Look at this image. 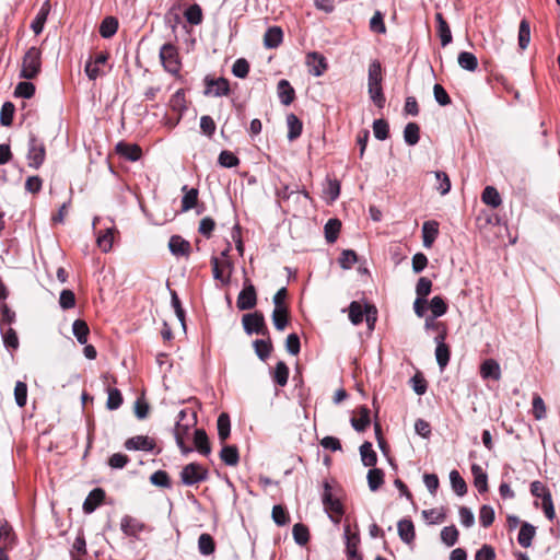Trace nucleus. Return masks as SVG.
I'll use <instances>...</instances> for the list:
<instances>
[{"label": "nucleus", "instance_id": "nucleus-1", "mask_svg": "<svg viewBox=\"0 0 560 560\" xmlns=\"http://www.w3.org/2000/svg\"><path fill=\"white\" fill-rule=\"evenodd\" d=\"M42 68V52L37 47H31L22 60L20 78L31 80L37 77Z\"/></svg>", "mask_w": 560, "mask_h": 560}, {"label": "nucleus", "instance_id": "nucleus-2", "mask_svg": "<svg viewBox=\"0 0 560 560\" xmlns=\"http://www.w3.org/2000/svg\"><path fill=\"white\" fill-rule=\"evenodd\" d=\"M159 57L165 71L173 75H177L179 73L182 62L178 50L173 44L166 43L162 45Z\"/></svg>", "mask_w": 560, "mask_h": 560}, {"label": "nucleus", "instance_id": "nucleus-3", "mask_svg": "<svg viewBox=\"0 0 560 560\" xmlns=\"http://www.w3.org/2000/svg\"><path fill=\"white\" fill-rule=\"evenodd\" d=\"M230 245L226 249L221 253V257L212 256L211 257V266L212 273L215 280L221 281L223 284H228L230 282L231 270L233 268L232 261L229 259Z\"/></svg>", "mask_w": 560, "mask_h": 560}, {"label": "nucleus", "instance_id": "nucleus-4", "mask_svg": "<svg viewBox=\"0 0 560 560\" xmlns=\"http://www.w3.org/2000/svg\"><path fill=\"white\" fill-rule=\"evenodd\" d=\"M46 156V148L43 141H40L34 133H30L28 137V150H27V164L34 170H38Z\"/></svg>", "mask_w": 560, "mask_h": 560}, {"label": "nucleus", "instance_id": "nucleus-5", "mask_svg": "<svg viewBox=\"0 0 560 560\" xmlns=\"http://www.w3.org/2000/svg\"><path fill=\"white\" fill-rule=\"evenodd\" d=\"M323 504L325 510L329 513V517L338 523L339 518L343 514V508L338 498H335L331 493V486L328 481L324 482V492L322 495Z\"/></svg>", "mask_w": 560, "mask_h": 560}, {"label": "nucleus", "instance_id": "nucleus-6", "mask_svg": "<svg viewBox=\"0 0 560 560\" xmlns=\"http://www.w3.org/2000/svg\"><path fill=\"white\" fill-rule=\"evenodd\" d=\"M208 470L200 464L190 463L183 467L180 471V480L185 486H194L207 480Z\"/></svg>", "mask_w": 560, "mask_h": 560}, {"label": "nucleus", "instance_id": "nucleus-7", "mask_svg": "<svg viewBox=\"0 0 560 560\" xmlns=\"http://www.w3.org/2000/svg\"><path fill=\"white\" fill-rule=\"evenodd\" d=\"M242 323L247 335L257 334L261 336H268L265 317L260 312L243 315Z\"/></svg>", "mask_w": 560, "mask_h": 560}, {"label": "nucleus", "instance_id": "nucleus-8", "mask_svg": "<svg viewBox=\"0 0 560 560\" xmlns=\"http://www.w3.org/2000/svg\"><path fill=\"white\" fill-rule=\"evenodd\" d=\"M257 304V292L255 285L249 279H245L243 282V289L238 293L236 306L240 311L252 310Z\"/></svg>", "mask_w": 560, "mask_h": 560}, {"label": "nucleus", "instance_id": "nucleus-9", "mask_svg": "<svg viewBox=\"0 0 560 560\" xmlns=\"http://www.w3.org/2000/svg\"><path fill=\"white\" fill-rule=\"evenodd\" d=\"M196 415L192 412L190 419L186 423L176 422L174 428V435L176 443L184 454L191 452V447L185 444V438L188 435L189 429L196 424Z\"/></svg>", "mask_w": 560, "mask_h": 560}, {"label": "nucleus", "instance_id": "nucleus-10", "mask_svg": "<svg viewBox=\"0 0 560 560\" xmlns=\"http://www.w3.org/2000/svg\"><path fill=\"white\" fill-rule=\"evenodd\" d=\"M206 95L224 96L230 93V84L225 78L211 79L206 77Z\"/></svg>", "mask_w": 560, "mask_h": 560}, {"label": "nucleus", "instance_id": "nucleus-11", "mask_svg": "<svg viewBox=\"0 0 560 560\" xmlns=\"http://www.w3.org/2000/svg\"><path fill=\"white\" fill-rule=\"evenodd\" d=\"M124 446L127 451L151 452V451H153L155 443L152 439H150L148 436L136 435V436L127 439L125 441Z\"/></svg>", "mask_w": 560, "mask_h": 560}, {"label": "nucleus", "instance_id": "nucleus-12", "mask_svg": "<svg viewBox=\"0 0 560 560\" xmlns=\"http://www.w3.org/2000/svg\"><path fill=\"white\" fill-rule=\"evenodd\" d=\"M306 65L314 77H320L327 69L325 57L316 51L306 55Z\"/></svg>", "mask_w": 560, "mask_h": 560}, {"label": "nucleus", "instance_id": "nucleus-13", "mask_svg": "<svg viewBox=\"0 0 560 560\" xmlns=\"http://www.w3.org/2000/svg\"><path fill=\"white\" fill-rule=\"evenodd\" d=\"M343 536L346 538V555L347 559L361 556L358 551L360 544V536L357 533H351L350 525L347 524L343 527Z\"/></svg>", "mask_w": 560, "mask_h": 560}, {"label": "nucleus", "instance_id": "nucleus-14", "mask_svg": "<svg viewBox=\"0 0 560 560\" xmlns=\"http://www.w3.org/2000/svg\"><path fill=\"white\" fill-rule=\"evenodd\" d=\"M105 491L102 488L93 489L83 502V511L85 514L93 513L104 501Z\"/></svg>", "mask_w": 560, "mask_h": 560}, {"label": "nucleus", "instance_id": "nucleus-15", "mask_svg": "<svg viewBox=\"0 0 560 560\" xmlns=\"http://www.w3.org/2000/svg\"><path fill=\"white\" fill-rule=\"evenodd\" d=\"M445 338L446 337H443L442 335L435 336L434 338V341L436 343L435 358L441 370H443L448 364L451 355L450 348L445 343Z\"/></svg>", "mask_w": 560, "mask_h": 560}, {"label": "nucleus", "instance_id": "nucleus-16", "mask_svg": "<svg viewBox=\"0 0 560 560\" xmlns=\"http://www.w3.org/2000/svg\"><path fill=\"white\" fill-rule=\"evenodd\" d=\"M108 55L106 52H98L94 59H90L85 63V73L90 80H95L100 77V66L104 65L107 61Z\"/></svg>", "mask_w": 560, "mask_h": 560}, {"label": "nucleus", "instance_id": "nucleus-17", "mask_svg": "<svg viewBox=\"0 0 560 560\" xmlns=\"http://www.w3.org/2000/svg\"><path fill=\"white\" fill-rule=\"evenodd\" d=\"M480 375L485 380L499 381L501 378V369L499 363L493 359H487L480 365Z\"/></svg>", "mask_w": 560, "mask_h": 560}, {"label": "nucleus", "instance_id": "nucleus-18", "mask_svg": "<svg viewBox=\"0 0 560 560\" xmlns=\"http://www.w3.org/2000/svg\"><path fill=\"white\" fill-rule=\"evenodd\" d=\"M282 40L283 32L279 26L269 27L264 35V45L269 49L279 47Z\"/></svg>", "mask_w": 560, "mask_h": 560}, {"label": "nucleus", "instance_id": "nucleus-19", "mask_svg": "<svg viewBox=\"0 0 560 560\" xmlns=\"http://www.w3.org/2000/svg\"><path fill=\"white\" fill-rule=\"evenodd\" d=\"M168 248L173 255L188 256L190 244L179 235H173L168 242Z\"/></svg>", "mask_w": 560, "mask_h": 560}, {"label": "nucleus", "instance_id": "nucleus-20", "mask_svg": "<svg viewBox=\"0 0 560 560\" xmlns=\"http://www.w3.org/2000/svg\"><path fill=\"white\" fill-rule=\"evenodd\" d=\"M399 538L407 545L413 542L416 538L415 526L410 520H400L397 524Z\"/></svg>", "mask_w": 560, "mask_h": 560}, {"label": "nucleus", "instance_id": "nucleus-21", "mask_svg": "<svg viewBox=\"0 0 560 560\" xmlns=\"http://www.w3.org/2000/svg\"><path fill=\"white\" fill-rule=\"evenodd\" d=\"M278 96L280 98V102L288 106L290 105L295 97V91L291 86L290 82L285 79H282L278 82L277 85Z\"/></svg>", "mask_w": 560, "mask_h": 560}, {"label": "nucleus", "instance_id": "nucleus-22", "mask_svg": "<svg viewBox=\"0 0 560 560\" xmlns=\"http://www.w3.org/2000/svg\"><path fill=\"white\" fill-rule=\"evenodd\" d=\"M371 423L370 409L361 406L358 410V417L351 419V425L358 432H363Z\"/></svg>", "mask_w": 560, "mask_h": 560}, {"label": "nucleus", "instance_id": "nucleus-23", "mask_svg": "<svg viewBox=\"0 0 560 560\" xmlns=\"http://www.w3.org/2000/svg\"><path fill=\"white\" fill-rule=\"evenodd\" d=\"M116 151L124 158H126L129 161H138L141 158L142 151L139 145L137 144H129L125 142H119L116 145Z\"/></svg>", "mask_w": 560, "mask_h": 560}, {"label": "nucleus", "instance_id": "nucleus-24", "mask_svg": "<svg viewBox=\"0 0 560 560\" xmlns=\"http://www.w3.org/2000/svg\"><path fill=\"white\" fill-rule=\"evenodd\" d=\"M439 234V224L436 221H425L422 225L423 246L431 247Z\"/></svg>", "mask_w": 560, "mask_h": 560}, {"label": "nucleus", "instance_id": "nucleus-25", "mask_svg": "<svg viewBox=\"0 0 560 560\" xmlns=\"http://www.w3.org/2000/svg\"><path fill=\"white\" fill-rule=\"evenodd\" d=\"M435 20L438 23L436 31H438V35L441 39V45L443 47H445L452 42L451 28H450L447 22L445 21V19L443 18L442 13H436Z\"/></svg>", "mask_w": 560, "mask_h": 560}, {"label": "nucleus", "instance_id": "nucleus-26", "mask_svg": "<svg viewBox=\"0 0 560 560\" xmlns=\"http://www.w3.org/2000/svg\"><path fill=\"white\" fill-rule=\"evenodd\" d=\"M536 528L532 524L524 522L521 525L517 541L523 548H528L532 546L533 538L535 537Z\"/></svg>", "mask_w": 560, "mask_h": 560}, {"label": "nucleus", "instance_id": "nucleus-27", "mask_svg": "<svg viewBox=\"0 0 560 560\" xmlns=\"http://www.w3.org/2000/svg\"><path fill=\"white\" fill-rule=\"evenodd\" d=\"M471 474L474 476V485L478 491L480 493L486 492L488 490V476L481 466L478 464H472Z\"/></svg>", "mask_w": 560, "mask_h": 560}, {"label": "nucleus", "instance_id": "nucleus-28", "mask_svg": "<svg viewBox=\"0 0 560 560\" xmlns=\"http://www.w3.org/2000/svg\"><path fill=\"white\" fill-rule=\"evenodd\" d=\"M194 444L200 454H202L205 456L210 454V452H211L210 443H209L207 433L203 429L195 430Z\"/></svg>", "mask_w": 560, "mask_h": 560}, {"label": "nucleus", "instance_id": "nucleus-29", "mask_svg": "<svg viewBox=\"0 0 560 560\" xmlns=\"http://www.w3.org/2000/svg\"><path fill=\"white\" fill-rule=\"evenodd\" d=\"M220 458L228 466H236L240 460L237 447L235 445H224L220 452Z\"/></svg>", "mask_w": 560, "mask_h": 560}, {"label": "nucleus", "instance_id": "nucleus-30", "mask_svg": "<svg viewBox=\"0 0 560 560\" xmlns=\"http://www.w3.org/2000/svg\"><path fill=\"white\" fill-rule=\"evenodd\" d=\"M287 125H288V139L293 141L298 139L302 133V121L294 114H289L287 116Z\"/></svg>", "mask_w": 560, "mask_h": 560}, {"label": "nucleus", "instance_id": "nucleus-31", "mask_svg": "<svg viewBox=\"0 0 560 560\" xmlns=\"http://www.w3.org/2000/svg\"><path fill=\"white\" fill-rule=\"evenodd\" d=\"M481 200L483 203L492 207L498 208L502 203L501 196L497 188L493 186H487L482 194H481Z\"/></svg>", "mask_w": 560, "mask_h": 560}, {"label": "nucleus", "instance_id": "nucleus-32", "mask_svg": "<svg viewBox=\"0 0 560 560\" xmlns=\"http://www.w3.org/2000/svg\"><path fill=\"white\" fill-rule=\"evenodd\" d=\"M182 190L185 192L182 198V211H188L196 207L198 201V189L188 188L186 185L183 186Z\"/></svg>", "mask_w": 560, "mask_h": 560}, {"label": "nucleus", "instance_id": "nucleus-33", "mask_svg": "<svg viewBox=\"0 0 560 560\" xmlns=\"http://www.w3.org/2000/svg\"><path fill=\"white\" fill-rule=\"evenodd\" d=\"M72 332L79 343L85 345L88 342V336L90 334V328L85 320L75 319L72 324Z\"/></svg>", "mask_w": 560, "mask_h": 560}, {"label": "nucleus", "instance_id": "nucleus-34", "mask_svg": "<svg viewBox=\"0 0 560 560\" xmlns=\"http://www.w3.org/2000/svg\"><path fill=\"white\" fill-rule=\"evenodd\" d=\"M360 455L363 465L366 467H373L377 462V455L373 451L372 443L370 442H364L360 446Z\"/></svg>", "mask_w": 560, "mask_h": 560}, {"label": "nucleus", "instance_id": "nucleus-35", "mask_svg": "<svg viewBox=\"0 0 560 560\" xmlns=\"http://www.w3.org/2000/svg\"><path fill=\"white\" fill-rule=\"evenodd\" d=\"M198 550L202 556H210L215 551V542L210 534L203 533L199 536Z\"/></svg>", "mask_w": 560, "mask_h": 560}, {"label": "nucleus", "instance_id": "nucleus-36", "mask_svg": "<svg viewBox=\"0 0 560 560\" xmlns=\"http://www.w3.org/2000/svg\"><path fill=\"white\" fill-rule=\"evenodd\" d=\"M118 30V21L114 16L105 18L100 25V34L103 38H110Z\"/></svg>", "mask_w": 560, "mask_h": 560}, {"label": "nucleus", "instance_id": "nucleus-37", "mask_svg": "<svg viewBox=\"0 0 560 560\" xmlns=\"http://www.w3.org/2000/svg\"><path fill=\"white\" fill-rule=\"evenodd\" d=\"M341 223L338 219H329L324 226L325 238L327 243L332 244L337 241Z\"/></svg>", "mask_w": 560, "mask_h": 560}, {"label": "nucleus", "instance_id": "nucleus-38", "mask_svg": "<svg viewBox=\"0 0 560 560\" xmlns=\"http://www.w3.org/2000/svg\"><path fill=\"white\" fill-rule=\"evenodd\" d=\"M450 481L453 491L457 495L463 497L467 493V485L457 470L454 469L450 472Z\"/></svg>", "mask_w": 560, "mask_h": 560}, {"label": "nucleus", "instance_id": "nucleus-39", "mask_svg": "<svg viewBox=\"0 0 560 560\" xmlns=\"http://www.w3.org/2000/svg\"><path fill=\"white\" fill-rule=\"evenodd\" d=\"M383 75H382V66L378 60H373L369 65L368 70V84L378 85L382 84Z\"/></svg>", "mask_w": 560, "mask_h": 560}, {"label": "nucleus", "instance_id": "nucleus-40", "mask_svg": "<svg viewBox=\"0 0 560 560\" xmlns=\"http://www.w3.org/2000/svg\"><path fill=\"white\" fill-rule=\"evenodd\" d=\"M458 65L462 69L467 71H475L478 67L477 57L472 52L462 51L457 58Z\"/></svg>", "mask_w": 560, "mask_h": 560}, {"label": "nucleus", "instance_id": "nucleus-41", "mask_svg": "<svg viewBox=\"0 0 560 560\" xmlns=\"http://www.w3.org/2000/svg\"><path fill=\"white\" fill-rule=\"evenodd\" d=\"M420 139V128L416 122H408L404 129V140L408 145H416Z\"/></svg>", "mask_w": 560, "mask_h": 560}, {"label": "nucleus", "instance_id": "nucleus-42", "mask_svg": "<svg viewBox=\"0 0 560 560\" xmlns=\"http://www.w3.org/2000/svg\"><path fill=\"white\" fill-rule=\"evenodd\" d=\"M217 427L218 436L221 442H224L230 436L231 432V422L228 413L223 412L218 417Z\"/></svg>", "mask_w": 560, "mask_h": 560}, {"label": "nucleus", "instance_id": "nucleus-43", "mask_svg": "<svg viewBox=\"0 0 560 560\" xmlns=\"http://www.w3.org/2000/svg\"><path fill=\"white\" fill-rule=\"evenodd\" d=\"M292 534H293L294 541L299 546H305L310 540L308 528L302 523H296L293 525Z\"/></svg>", "mask_w": 560, "mask_h": 560}, {"label": "nucleus", "instance_id": "nucleus-44", "mask_svg": "<svg viewBox=\"0 0 560 560\" xmlns=\"http://www.w3.org/2000/svg\"><path fill=\"white\" fill-rule=\"evenodd\" d=\"M121 530L127 535H136L142 529L140 522L131 516H124L120 523Z\"/></svg>", "mask_w": 560, "mask_h": 560}, {"label": "nucleus", "instance_id": "nucleus-45", "mask_svg": "<svg viewBox=\"0 0 560 560\" xmlns=\"http://www.w3.org/2000/svg\"><path fill=\"white\" fill-rule=\"evenodd\" d=\"M254 348L257 357L265 361L272 351V343L270 339H257L254 341Z\"/></svg>", "mask_w": 560, "mask_h": 560}, {"label": "nucleus", "instance_id": "nucleus-46", "mask_svg": "<svg viewBox=\"0 0 560 560\" xmlns=\"http://www.w3.org/2000/svg\"><path fill=\"white\" fill-rule=\"evenodd\" d=\"M364 307L361 303L352 301L349 305V319L353 325H359L364 318Z\"/></svg>", "mask_w": 560, "mask_h": 560}, {"label": "nucleus", "instance_id": "nucleus-47", "mask_svg": "<svg viewBox=\"0 0 560 560\" xmlns=\"http://www.w3.org/2000/svg\"><path fill=\"white\" fill-rule=\"evenodd\" d=\"M368 483L371 491H376L384 481V472L382 469L372 468L368 472Z\"/></svg>", "mask_w": 560, "mask_h": 560}, {"label": "nucleus", "instance_id": "nucleus-48", "mask_svg": "<svg viewBox=\"0 0 560 560\" xmlns=\"http://www.w3.org/2000/svg\"><path fill=\"white\" fill-rule=\"evenodd\" d=\"M530 42V26L528 21L522 20L518 28V46L522 50L526 49Z\"/></svg>", "mask_w": 560, "mask_h": 560}, {"label": "nucleus", "instance_id": "nucleus-49", "mask_svg": "<svg viewBox=\"0 0 560 560\" xmlns=\"http://www.w3.org/2000/svg\"><path fill=\"white\" fill-rule=\"evenodd\" d=\"M289 378V368L283 361H279L273 372V381L281 387L285 386Z\"/></svg>", "mask_w": 560, "mask_h": 560}, {"label": "nucleus", "instance_id": "nucleus-50", "mask_svg": "<svg viewBox=\"0 0 560 560\" xmlns=\"http://www.w3.org/2000/svg\"><path fill=\"white\" fill-rule=\"evenodd\" d=\"M429 308L433 317H440L447 312V304L442 296L435 295L431 299Z\"/></svg>", "mask_w": 560, "mask_h": 560}, {"label": "nucleus", "instance_id": "nucleus-51", "mask_svg": "<svg viewBox=\"0 0 560 560\" xmlns=\"http://www.w3.org/2000/svg\"><path fill=\"white\" fill-rule=\"evenodd\" d=\"M114 228H108L105 230L103 234H100L97 236V245L104 253H108L113 247V241H114Z\"/></svg>", "mask_w": 560, "mask_h": 560}, {"label": "nucleus", "instance_id": "nucleus-52", "mask_svg": "<svg viewBox=\"0 0 560 560\" xmlns=\"http://www.w3.org/2000/svg\"><path fill=\"white\" fill-rule=\"evenodd\" d=\"M188 23L199 25L202 22V10L199 4L189 5L184 13Z\"/></svg>", "mask_w": 560, "mask_h": 560}, {"label": "nucleus", "instance_id": "nucleus-53", "mask_svg": "<svg viewBox=\"0 0 560 560\" xmlns=\"http://www.w3.org/2000/svg\"><path fill=\"white\" fill-rule=\"evenodd\" d=\"M368 92L372 102L378 107L383 108L385 104V96L383 93L382 84L374 85L368 84Z\"/></svg>", "mask_w": 560, "mask_h": 560}, {"label": "nucleus", "instance_id": "nucleus-54", "mask_svg": "<svg viewBox=\"0 0 560 560\" xmlns=\"http://www.w3.org/2000/svg\"><path fill=\"white\" fill-rule=\"evenodd\" d=\"M435 179L438 185L435 186L436 190L442 195H446L451 190V180L448 175L442 171L434 172Z\"/></svg>", "mask_w": 560, "mask_h": 560}, {"label": "nucleus", "instance_id": "nucleus-55", "mask_svg": "<svg viewBox=\"0 0 560 560\" xmlns=\"http://www.w3.org/2000/svg\"><path fill=\"white\" fill-rule=\"evenodd\" d=\"M35 94V85L32 82L22 81L14 89V96L31 98Z\"/></svg>", "mask_w": 560, "mask_h": 560}, {"label": "nucleus", "instance_id": "nucleus-56", "mask_svg": "<svg viewBox=\"0 0 560 560\" xmlns=\"http://www.w3.org/2000/svg\"><path fill=\"white\" fill-rule=\"evenodd\" d=\"M442 541L448 546H454L458 540V530L454 525L446 526L441 530Z\"/></svg>", "mask_w": 560, "mask_h": 560}, {"label": "nucleus", "instance_id": "nucleus-57", "mask_svg": "<svg viewBox=\"0 0 560 560\" xmlns=\"http://www.w3.org/2000/svg\"><path fill=\"white\" fill-rule=\"evenodd\" d=\"M15 107L11 102H5L1 107L0 122L2 126L9 127L12 125Z\"/></svg>", "mask_w": 560, "mask_h": 560}, {"label": "nucleus", "instance_id": "nucleus-58", "mask_svg": "<svg viewBox=\"0 0 560 560\" xmlns=\"http://www.w3.org/2000/svg\"><path fill=\"white\" fill-rule=\"evenodd\" d=\"M272 323L278 330H283L288 324V308H273Z\"/></svg>", "mask_w": 560, "mask_h": 560}, {"label": "nucleus", "instance_id": "nucleus-59", "mask_svg": "<svg viewBox=\"0 0 560 560\" xmlns=\"http://www.w3.org/2000/svg\"><path fill=\"white\" fill-rule=\"evenodd\" d=\"M218 162L221 166L232 168L240 164L238 158L231 151H222L219 155Z\"/></svg>", "mask_w": 560, "mask_h": 560}, {"label": "nucleus", "instance_id": "nucleus-60", "mask_svg": "<svg viewBox=\"0 0 560 560\" xmlns=\"http://www.w3.org/2000/svg\"><path fill=\"white\" fill-rule=\"evenodd\" d=\"M14 399L19 407H24L27 400V385L18 381L14 387Z\"/></svg>", "mask_w": 560, "mask_h": 560}, {"label": "nucleus", "instance_id": "nucleus-61", "mask_svg": "<svg viewBox=\"0 0 560 560\" xmlns=\"http://www.w3.org/2000/svg\"><path fill=\"white\" fill-rule=\"evenodd\" d=\"M373 132L376 139L385 140L388 138L389 126L384 119H376L373 122Z\"/></svg>", "mask_w": 560, "mask_h": 560}, {"label": "nucleus", "instance_id": "nucleus-62", "mask_svg": "<svg viewBox=\"0 0 560 560\" xmlns=\"http://www.w3.org/2000/svg\"><path fill=\"white\" fill-rule=\"evenodd\" d=\"M121 404H122V395H121L120 390L117 388H109L106 407L109 410H116L121 406Z\"/></svg>", "mask_w": 560, "mask_h": 560}, {"label": "nucleus", "instance_id": "nucleus-63", "mask_svg": "<svg viewBox=\"0 0 560 560\" xmlns=\"http://www.w3.org/2000/svg\"><path fill=\"white\" fill-rule=\"evenodd\" d=\"M358 261V256L352 249L342 250L339 257V265L342 269H350Z\"/></svg>", "mask_w": 560, "mask_h": 560}, {"label": "nucleus", "instance_id": "nucleus-64", "mask_svg": "<svg viewBox=\"0 0 560 560\" xmlns=\"http://www.w3.org/2000/svg\"><path fill=\"white\" fill-rule=\"evenodd\" d=\"M494 521V510L490 505H482L479 510V522L481 526L489 527Z\"/></svg>", "mask_w": 560, "mask_h": 560}]
</instances>
